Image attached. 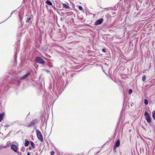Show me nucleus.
I'll use <instances>...</instances> for the list:
<instances>
[{"label":"nucleus","instance_id":"13","mask_svg":"<svg viewBox=\"0 0 155 155\" xmlns=\"http://www.w3.org/2000/svg\"><path fill=\"white\" fill-rule=\"evenodd\" d=\"M30 143L32 148L34 149L35 148V145L33 142L32 141H30Z\"/></svg>","mask_w":155,"mask_h":155},{"label":"nucleus","instance_id":"4","mask_svg":"<svg viewBox=\"0 0 155 155\" xmlns=\"http://www.w3.org/2000/svg\"><path fill=\"white\" fill-rule=\"evenodd\" d=\"M11 149L15 152H17L18 149V147L15 145L13 144L12 145Z\"/></svg>","mask_w":155,"mask_h":155},{"label":"nucleus","instance_id":"11","mask_svg":"<svg viewBox=\"0 0 155 155\" xmlns=\"http://www.w3.org/2000/svg\"><path fill=\"white\" fill-rule=\"evenodd\" d=\"M46 3L49 5H52V2L49 0H47L46 2Z\"/></svg>","mask_w":155,"mask_h":155},{"label":"nucleus","instance_id":"7","mask_svg":"<svg viewBox=\"0 0 155 155\" xmlns=\"http://www.w3.org/2000/svg\"><path fill=\"white\" fill-rule=\"evenodd\" d=\"M36 123V120H33L28 125V127H31L34 125Z\"/></svg>","mask_w":155,"mask_h":155},{"label":"nucleus","instance_id":"8","mask_svg":"<svg viewBox=\"0 0 155 155\" xmlns=\"http://www.w3.org/2000/svg\"><path fill=\"white\" fill-rule=\"evenodd\" d=\"M62 5L63 7V8H64L65 9H69L71 8L69 6L65 3H63Z\"/></svg>","mask_w":155,"mask_h":155},{"label":"nucleus","instance_id":"12","mask_svg":"<svg viewBox=\"0 0 155 155\" xmlns=\"http://www.w3.org/2000/svg\"><path fill=\"white\" fill-rule=\"evenodd\" d=\"M29 74H30L29 73H27L26 74H25V75H23L22 78L23 79H25V78L27 77L29 75Z\"/></svg>","mask_w":155,"mask_h":155},{"label":"nucleus","instance_id":"21","mask_svg":"<svg viewBox=\"0 0 155 155\" xmlns=\"http://www.w3.org/2000/svg\"><path fill=\"white\" fill-rule=\"evenodd\" d=\"M1 146L2 147L4 148H7L8 147V146Z\"/></svg>","mask_w":155,"mask_h":155},{"label":"nucleus","instance_id":"2","mask_svg":"<svg viewBox=\"0 0 155 155\" xmlns=\"http://www.w3.org/2000/svg\"><path fill=\"white\" fill-rule=\"evenodd\" d=\"M35 61L37 62L43 64L45 63L44 60L40 57H37L35 59Z\"/></svg>","mask_w":155,"mask_h":155},{"label":"nucleus","instance_id":"23","mask_svg":"<svg viewBox=\"0 0 155 155\" xmlns=\"http://www.w3.org/2000/svg\"><path fill=\"white\" fill-rule=\"evenodd\" d=\"M18 154L19 155L20 154H21V152H18L17 151V152Z\"/></svg>","mask_w":155,"mask_h":155},{"label":"nucleus","instance_id":"19","mask_svg":"<svg viewBox=\"0 0 155 155\" xmlns=\"http://www.w3.org/2000/svg\"><path fill=\"white\" fill-rule=\"evenodd\" d=\"M51 155H54V152L53 151H52L50 152Z\"/></svg>","mask_w":155,"mask_h":155},{"label":"nucleus","instance_id":"26","mask_svg":"<svg viewBox=\"0 0 155 155\" xmlns=\"http://www.w3.org/2000/svg\"><path fill=\"white\" fill-rule=\"evenodd\" d=\"M47 72H49V71H47Z\"/></svg>","mask_w":155,"mask_h":155},{"label":"nucleus","instance_id":"15","mask_svg":"<svg viewBox=\"0 0 155 155\" xmlns=\"http://www.w3.org/2000/svg\"><path fill=\"white\" fill-rule=\"evenodd\" d=\"M144 103L146 105H147L148 104V101L147 99L144 100Z\"/></svg>","mask_w":155,"mask_h":155},{"label":"nucleus","instance_id":"20","mask_svg":"<svg viewBox=\"0 0 155 155\" xmlns=\"http://www.w3.org/2000/svg\"><path fill=\"white\" fill-rule=\"evenodd\" d=\"M132 93V90L131 89H130L129 91V93L130 94Z\"/></svg>","mask_w":155,"mask_h":155},{"label":"nucleus","instance_id":"18","mask_svg":"<svg viewBox=\"0 0 155 155\" xmlns=\"http://www.w3.org/2000/svg\"><path fill=\"white\" fill-rule=\"evenodd\" d=\"M78 8L80 10L82 11V10H83V8L81 6H78Z\"/></svg>","mask_w":155,"mask_h":155},{"label":"nucleus","instance_id":"16","mask_svg":"<svg viewBox=\"0 0 155 155\" xmlns=\"http://www.w3.org/2000/svg\"><path fill=\"white\" fill-rule=\"evenodd\" d=\"M146 78V77L145 76H144L143 77L142 80L143 81H144Z\"/></svg>","mask_w":155,"mask_h":155},{"label":"nucleus","instance_id":"25","mask_svg":"<svg viewBox=\"0 0 155 155\" xmlns=\"http://www.w3.org/2000/svg\"><path fill=\"white\" fill-rule=\"evenodd\" d=\"M29 150H31V147H29Z\"/></svg>","mask_w":155,"mask_h":155},{"label":"nucleus","instance_id":"14","mask_svg":"<svg viewBox=\"0 0 155 155\" xmlns=\"http://www.w3.org/2000/svg\"><path fill=\"white\" fill-rule=\"evenodd\" d=\"M152 117L155 120V111L152 112Z\"/></svg>","mask_w":155,"mask_h":155},{"label":"nucleus","instance_id":"6","mask_svg":"<svg viewBox=\"0 0 155 155\" xmlns=\"http://www.w3.org/2000/svg\"><path fill=\"white\" fill-rule=\"evenodd\" d=\"M120 145V141L119 140H117L115 143L114 147V149L115 150L117 147H118Z\"/></svg>","mask_w":155,"mask_h":155},{"label":"nucleus","instance_id":"22","mask_svg":"<svg viewBox=\"0 0 155 155\" xmlns=\"http://www.w3.org/2000/svg\"><path fill=\"white\" fill-rule=\"evenodd\" d=\"M106 49L105 48H103L102 49V51L104 52H106Z\"/></svg>","mask_w":155,"mask_h":155},{"label":"nucleus","instance_id":"9","mask_svg":"<svg viewBox=\"0 0 155 155\" xmlns=\"http://www.w3.org/2000/svg\"><path fill=\"white\" fill-rule=\"evenodd\" d=\"M4 116V114L2 113L0 114V122L3 120Z\"/></svg>","mask_w":155,"mask_h":155},{"label":"nucleus","instance_id":"24","mask_svg":"<svg viewBox=\"0 0 155 155\" xmlns=\"http://www.w3.org/2000/svg\"><path fill=\"white\" fill-rule=\"evenodd\" d=\"M27 155H30V153L29 152H28L27 153Z\"/></svg>","mask_w":155,"mask_h":155},{"label":"nucleus","instance_id":"17","mask_svg":"<svg viewBox=\"0 0 155 155\" xmlns=\"http://www.w3.org/2000/svg\"><path fill=\"white\" fill-rule=\"evenodd\" d=\"M31 20V18H28L27 20L26 21V23H28L30 22V20Z\"/></svg>","mask_w":155,"mask_h":155},{"label":"nucleus","instance_id":"5","mask_svg":"<svg viewBox=\"0 0 155 155\" xmlns=\"http://www.w3.org/2000/svg\"><path fill=\"white\" fill-rule=\"evenodd\" d=\"M103 21L104 20L103 18H101L97 20L95 22L94 25H100L103 22Z\"/></svg>","mask_w":155,"mask_h":155},{"label":"nucleus","instance_id":"3","mask_svg":"<svg viewBox=\"0 0 155 155\" xmlns=\"http://www.w3.org/2000/svg\"><path fill=\"white\" fill-rule=\"evenodd\" d=\"M144 116L147 122L150 123L151 122V118L148 115V113L147 112H145L144 113Z\"/></svg>","mask_w":155,"mask_h":155},{"label":"nucleus","instance_id":"10","mask_svg":"<svg viewBox=\"0 0 155 155\" xmlns=\"http://www.w3.org/2000/svg\"><path fill=\"white\" fill-rule=\"evenodd\" d=\"M25 146H28L29 144V142L26 139H25Z\"/></svg>","mask_w":155,"mask_h":155},{"label":"nucleus","instance_id":"1","mask_svg":"<svg viewBox=\"0 0 155 155\" xmlns=\"http://www.w3.org/2000/svg\"><path fill=\"white\" fill-rule=\"evenodd\" d=\"M36 132L38 140L41 142H42L43 141V138L41 132L38 130H36Z\"/></svg>","mask_w":155,"mask_h":155}]
</instances>
